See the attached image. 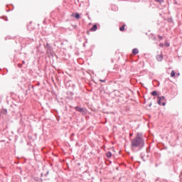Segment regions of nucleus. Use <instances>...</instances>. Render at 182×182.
Instances as JSON below:
<instances>
[{"instance_id":"obj_1","label":"nucleus","mask_w":182,"mask_h":182,"mask_svg":"<svg viewBox=\"0 0 182 182\" xmlns=\"http://www.w3.org/2000/svg\"><path fill=\"white\" fill-rule=\"evenodd\" d=\"M131 147L132 150H141L144 147V139H143V134L138 132L136 137L131 141Z\"/></svg>"},{"instance_id":"obj_2","label":"nucleus","mask_w":182,"mask_h":182,"mask_svg":"<svg viewBox=\"0 0 182 182\" xmlns=\"http://www.w3.org/2000/svg\"><path fill=\"white\" fill-rule=\"evenodd\" d=\"M166 100V97L164 96L158 97V105H162V106H166V102H164Z\"/></svg>"},{"instance_id":"obj_3","label":"nucleus","mask_w":182,"mask_h":182,"mask_svg":"<svg viewBox=\"0 0 182 182\" xmlns=\"http://www.w3.org/2000/svg\"><path fill=\"white\" fill-rule=\"evenodd\" d=\"M163 58H164L163 54L157 55H156V60L158 62H161V60H163Z\"/></svg>"},{"instance_id":"obj_4","label":"nucleus","mask_w":182,"mask_h":182,"mask_svg":"<svg viewBox=\"0 0 182 182\" xmlns=\"http://www.w3.org/2000/svg\"><path fill=\"white\" fill-rule=\"evenodd\" d=\"M75 110H77V112H80V113L85 112V109H83V108H80L79 107H75Z\"/></svg>"},{"instance_id":"obj_5","label":"nucleus","mask_w":182,"mask_h":182,"mask_svg":"<svg viewBox=\"0 0 182 182\" xmlns=\"http://www.w3.org/2000/svg\"><path fill=\"white\" fill-rule=\"evenodd\" d=\"M72 16H74V18H75V19H80V15H79V13H76L75 14H73L72 15Z\"/></svg>"},{"instance_id":"obj_6","label":"nucleus","mask_w":182,"mask_h":182,"mask_svg":"<svg viewBox=\"0 0 182 182\" xmlns=\"http://www.w3.org/2000/svg\"><path fill=\"white\" fill-rule=\"evenodd\" d=\"M90 31L92 32H95V31H97V25L95 24L91 28Z\"/></svg>"},{"instance_id":"obj_7","label":"nucleus","mask_w":182,"mask_h":182,"mask_svg":"<svg viewBox=\"0 0 182 182\" xmlns=\"http://www.w3.org/2000/svg\"><path fill=\"white\" fill-rule=\"evenodd\" d=\"M132 53H134V55H137V53H139V49L134 48L132 50Z\"/></svg>"},{"instance_id":"obj_8","label":"nucleus","mask_w":182,"mask_h":182,"mask_svg":"<svg viewBox=\"0 0 182 182\" xmlns=\"http://www.w3.org/2000/svg\"><path fill=\"white\" fill-rule=\"evenodd\" d=\"M106 156H107L108 159H110V157H112V152H110V151L107 152Z\"/></svg>"},{"instance_id":"obj_9","label":"nucleus","mask_w":182,"mask_h":182,"mask_svg":"<svg viewBox=\"0 0 182 182\" xmlns=\"http://www.w3.org/2000/svg\"><path fill=\"white\" fill-rule=\"evenodd\" d=\"M176 76V72L174 70H172L171 73V77H174Z\"/></svg>"},{"instance_id":"obj_10","label":"nucleus","mask_w":182,"mask_h":182,"mask_svg":"<svg viewBox=\"0 0 182 182\" xmlns=\"http://www.w3.org/2000/svg\"><path fill=\"white\" fill-rule=\"evenodd\" d=\"M155 2H158L159 4H163L164 2V0H154Z\"/></svg>"},{"instance_id":"obj_11","label":"nucleus","mask_w":182,"mask_h":182,"mask_svg":"<svg viewBox=\"0 0 182 182\" xmlns=\"http://www.w3.org/2000/svg\"><path fill=\"white\" fill-rule=\"evenodd\" d=\"M124 26H126V25H123L122 27L119 28V31H121V32H123V31H124Z\"/></svg>"},{"instance_id":"obj_12","label":"nucleus","mask_w":182,"mask_h":182,"mask_svg":"<svg viewBox=\"0 0 182 182\" xmlns=\"http://www.w3.org/2000/svg\"><path fill=\"white\" fill-rule=\"evenodd\" d=\"M151 95H152V96H157V91H153Z\"/></svg>"},{"instance_id":"obj_13","label":"nucleus","mask_w":182,"mask_h":182,"mask_svg":"<svg viewBox=\"0 0 182 182\" xmlns=\"http://www.w3.org/2000/svg\"><path fill=\"white\" fill-rule=\"evenodd\" d=\"M3 112H4V114H6V113L8 112V110H6V109H3Z\"/></svg>"},{"instance_id":"obj_14","label":"nucleus","mask_w":182,"mask_h":182,"mask_svg":"<svg viewBox=\"0 0 182 182\" xmlns=\"http://www.w3.org/2000/svg\"><path fill=\"white\" fill-rule=\"evenodd\" d=\"M158 38H159V39H160V41L163 40V36H159Z\"/></svg>"},{"instance_id":"obj_15","label":"nucleus","mask_w":182,"mask_h":182,"mask_svg":"<svg viewBox=\"0 0 182 182\" xmlns=\"http://www.w3.org/2000/svg\"><path fill=\"white\" fill-rule=\"evenodd\" d=\"M100 82H106V80H100Z\"/></svg>"},{"instance_id":"obj_16","label":"nucleus","mask_w":182,"mask_h":182,"mask_svg":"<svg viewBox=\"0 0 182 182\" xmlns=\"http://www.w3.org/2000/svg\"><path fill=\"white\" fill-rule=\"evenodd\" d=\"M176 76L177 77L180 76V73H176Z\"/></svg>"},{"instance_id":"obj_17","label":"nucleus","mask_w":182,"mask_h":182,"mask_svg":"<svg viewBox=\"0 0 182 182\" xmlns=\"http://www.w3.org/2000/svg\"><path fill=\"white\" fill-rule=\"evenodd\" d=\"M166 46L168 47V46H170V44L169 43H166Z\"/></svg>"}]
</instances>
